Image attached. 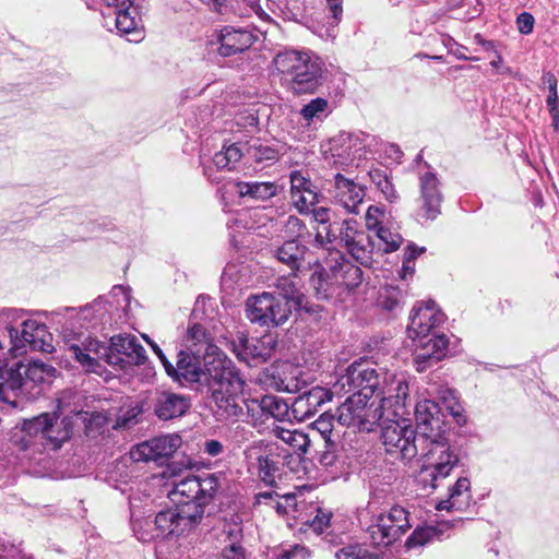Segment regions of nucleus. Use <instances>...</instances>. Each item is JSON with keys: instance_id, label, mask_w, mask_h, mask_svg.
Wrapping results in <instances>:
<instances>
[{"instance_id": "obj_55", "label": "nucleus", "mask_w": 559, "mask_h": 559, "mask_svg": "<svg viewBox=\"0 0 559 559\" xmlns=\"http://www.w3.org/2000/svg\"><path fill=\"white\" fill-rule=\"evenodd\" d=\"M384 211L379 206L370 205L366 213V226L369 230L377 231L381 228Z\"/></svg>"}, {"instance_id": "obj_49", "label": "nucleus", "mask_w": 559, "mask_h": 559, "mask_svg": "<svg viewBox=\"0 0 559 559\" xmlns=\"http://www.w3.org/2000/svg\"><path fill=\"white\" fill-rule=\"evenodd\" d=\"M336 559H380L379 554L369 552L360 546L344 547L335 552Z\"/></svg>"}, {"instance_id": "obj_9", "label": "nucleus", "mask_w": 559, "mask_h": 559, "mask_svg": "<svg viewBox=\"0 0 559 559\" xmlns=\"http://www.w3.org/2000/svg\"><path fill=\"white\" fill-rule=\"evenodd\" d=\"M198 508V506L179 501V504L157 512L153 522L157 536L179 537L189 533L202 520V511Z\"/></svg>"}, {"instance_id": "obj_48", "label": "nucleus", "mask_w": 559, "mask_h": 559, "mask_svg": "<svg viewBox=\"0 0 559 559\" xmlns=\"http://www.w3.org/2000/svg\"><path fill=\"white\" fill-rule=\"evenodd\" d=\"M247 153L258 163L274 162L277 159V151L261 143L249 145Z\"/></svg>"}, {"instance_id": "obj_59", "label": "nucleus", "mask_w": 559, "mask_h": 559, "mask_svg": "<svg viewBox=\"0 0 559 559\" xmlns=\"http://www.w3.org/2000/svg\"><path fill=\"white\" fill-rule=\"evenodd\" d=\"M330 521L331 512L319 509L317 515L312 521V526L316 531H323L325 527L329 526Z\"/></svg>"}, {"instance_id": "obj_8", "label": "nucleus", "mask_w": 559, "mask_h": 559, "mask_svg": "<svg viewBox=\"0 0 559 559\" xmlns=\"http://www.w3.org/2000/svg\"><path fill=\"white\" fill-rule=\"evenodd\" d=\"M376 395L380 397L376 407L383 411L381 435L383 429L392 423L409 424L405 418L408 414L407 407L411 405L409 385L405 374L383 372Z\"/></svg>"}, {"instance_id": "obj_32", "label": "nucleus", "mask_w": 559, "mask_h": 559, "mask_svg": "<svg viewBox=\"0 0 559 559\" xmlns=\"http://www.w3.org/2000/svg\"><path fill=\"white\" fill-rule=\"evenodd\" d=\"M306 252V246L297 239H288L274 251V257L295 274L301 267Z\"/></svg>"}, {"instance_id": "obj_34", "label": "nucleus", "mask_w": 559, "mask_h": 559, "mask_svg": "<svg viewBox=\"0 0 559 559\" xmlns=\"http://www.w3.org/2000/svg\"><path fill=\"white\" fill-rule=\"evenodd\" d=\"M236 192L241 198H251L254 200L265 201L278 193V188L274 182L265 181H239L235 183Z\"/></svg>"}, {"instance_id": "obj_43", "label": "nucleus", "mask_w": 559, "mask_h": 559, "mask_svg": "<svg viewBox=\"0 0 559 559\" xmlns=\"http://www.w3.org/2000/svg\"><path fill=\"white\" fill-rule=\"evenodd\" d=\"M82 318L88 320L92 325L103 322L108 314V307L105 299L98 297L92 304L86 305L81 311Z\"/></svg>"}, {"instance_id": "obj_19", "label": "nucleus", "mask_w": 559, "mask_h": 559, "mask_svg": "<svg viewBox=\"0 0 559 559\" xmlns=\"http://www.w3.org/2000/svg\"><path fill=\"white\" fill-rule=\"evenodd\" d=\"M340 245L361 265H370L372 262L373 242L370 236L358 227L356 221L345 219L341 223Z\"/></svg>"}, {"instance_id": "obj_23", "label": "nucleus", "mask_w": 559, "mask_h": 559, "mask_svg": "<svg viewBox=\"0 0 559 559\" xmlns=\"http://www.w3.org/2000/svg\"><path fill=\"white\" fill-rule=\"evenodd\" d=\"M332 195L334 202L344 207L346 212L358 214L366 193L362 186L342 174H336L334 176Z\"/></svg>"}, {"instance_id": "obj_52", "label": "nucleus", "mask_w": 559, "mask_h": 559, "mask_svg": "<svg viewBox=\"0 0 559 559\" xmlns=\"http://www.w3.org/2000/svg\"><path fill=\"white\" fill-rule=\"evenodd\" d=\"M290 195L302 192L313 183L306 173L301 170H293L289 175Z\"/></svg>"}, {"instance_id": "obj_17", "label": "nucleus", "mask_w": 559, "mask_h": 559, "mask_svg": "<svg viewBox=\"0 0 559 559\" xmlns=\"http://www.w3.org/2000/svg\"><path fill=\"white\" fill-rule=\"evenodd\" d=\"M218 361H227L219 357L214 358L211 362H206V368L203 369L199 356L192 353L180 350L177 355V362L174 368L171 379L181 385L198 384L199 386H207L210 382L211 369L216 367Z\"/></svg>"}, {"instance_id": "obj_37", "label": "nucleus", "mask_w": 559, "mask_h": 559, "mask_svg": "<svg viewBox=\"0 0 559 559\" xmlns=\"http://www.w3.org/2000/svg\"><path fill=\"white\" fill-rule=\"evenodd\" d=\"M251 404L260 407L262 414L277 420L285 419L289 411L288 404L283 399L275 395H264L261 400H252Z\"/></svg>"}, {"instance_id": "obj_25", "label": "nucleus", "mask_w": 559, "mask_h": 559, "mask_svg": "<svg viewBox=\"0 0 559 559\" xmlns=\"http://www.w3.org/2000/svg\"><path fill=\"white\" fill-rule=\"evenodd\" d=\"M333 394H335L333 389L329 390L322 386H313L304 392L292 404L295 418L298 420L310 418L323 404L331 401Z\"/></svg>"}, {"instance_id": "obj_13", "label": "nucleus", "mask_w": 559, "mask_h": 559, "mask_svg": "<svg viewBox=\"0 0 559 559\" xmlns=\"http://www.w3.org/2000/svg\"><path fill=\"white\" fill-rule=\"evenodd\" d=\"M407 512L402 507H393L378 515L367 530V538L374 547H386L399 539L408 528Z\"/></svg>"}, {"instance_id": "obj_47", "label": "nucleus", "mask_w": 559, "mask_h": 559, "mask_svg": "<svg viewBox=\"0 0 559 559\" xmlns=\"http://www.w3.org/2000/svg\"><path fill=\"white\" fill-rule=\"evenodd\" d=\"M440 400L442 406L449 412L451 416L457 420L462 417L463 408L456 396V392L451 389H445L440 392Z\"/></svg>"}, {"instance_id": "obj_63", "label": "nucleus", "mask_w": 559, "mask_h": 559, "mask_svg": "<svg viewBox=\"0 0 559 559\" xmlns=\"http://www.w3.org/2000/svg\"><path fill=\"white\" fill-rule=\"evenodd\" d=\"M203 449L207 455L217 456L223 453L224 445L218 440L211 439L204 442Z\"/></svg>"}, {"instance_id": "obj_7", "label": "nucleus", "mask_w": 559, "mask_h": 559, "mask_svg": "<svg viewBox=\"0 0 559 559\" xmlns=\"http://www.w3.org/2000/svg\"><path fill=\"white\" fill-rule=\"evenodd\" d=\"M326 269L311 276V286L319 299H329L343 292H350L362 282V271L349 262L338 251H330L325 260Z\"/></svg>"}, {"instance_id": "obj_31", "label": "nucleus", "mask_w": 559, "mask_h": 559, "mask_svg": "<svg viewBox=\"0 0 559 559\" xmlns=\"http://www.w3.org/2000/svg\"><path fill=\"white\" fill-rule=\"evenodd\" d=\"M243 153L242 148L238 143H233L228 146H224L222 151L215 153L211 165L204 167V175L213 182H218L219 178L213 176V167L217 169L231 170L236 164L241 159Z\"/></svg>"}, {"instance_id": "obj_33", "label": "nucleus", "mask_w": 559, "mask_h": 559, "mask_svg": "<svg viewBox=\"0 0 559 559\" xmlns=\"http://www.w3.org/2000/svg\"><path fill=\"white\" fill-rule=\"evenodd\" d=\"M471 481L467 477H460L450 488L449 498L441 500L437 504V510H459L462 511L468 507L471 500Z\"/></svg>"}, {"instance_id": "obj_42", "label": "nucleus", "mask_w": 559, "mask_h": 559, "mask_svg": "<svg viewBox=\"0 0 559 559\" xmlns=\"http://www.w3.org/2000/svg\"><path fill=\"white\" fill-rule=\"evenodd\" d=\"M292 203L300 214H309L311 207L319 203V193L314 185L302 192L290 195Z\"/></svg>"}, {"instance_id": "obj_45", "label": "nucleus", "mask_w": 559, "mask_h": 559, "mask_svg": "<svg viewBox=\"0 0 559 559\" xmlns=\"http://www.w3.org/2000/svg\"><path fill=\"white\" fill-rule=\"evenodd\" d=\"M333 420L334 416L329 413H323L320 415V417L314 420L310 429L313 432H318L323 440V442H330L333 441L332 439V432H333Z\"/></svg>"}, {"instance_id": "obj_61", "label": "nucleus", "mask_w": 559, "mask_h": 559, "mask_svg": "<svg viewBox=\"0 0 559 559\" xmlns=\"http://www.w3.org/2000/svg\"><path fill=\"white\" fill-rule=\"evenodd\" d=\"M377 188L389 202L393 203L399 199V194L390 179L385 180Z\"/></svg>"}, {"instance_id": "obj_30", "label": "nucleus", "mask_w": 559, "mask_h": 559, "mask_svg": "<svg viewBox=\"0 0 559 559\" xmlns=\"http://www.w3.org/2000/svg\"><path fill=\"white\" fill-rule=\"evenodd\" d=\"M292 366L288 364L272 365L261 374V382L266 386L278 392H295L298 384L294 377H290L289 370Z\"/></svg>"}, {"instance_id": "obj_57", "label": "nucleus", "mask_w": 559, "mask_h": 559, "mask_svg": "<svg viewBox=\"0 0 559 559\" xmlns=\"http://www.w3.org/2000/svg\"><path fill=\"white\" fill-rule=\"evenodd\" d=\"M278 497V495L271 490V491H262V492H259L255 495L254 497V504H258V506H261V504H265V506H270L274 509H276L277 513H282L283 512V507L282 504L276 500V498Z\"/></svg>"}, {"instance_id": "obj_6", "label": "nucleus", "mask_w": 559, "mask_h": 559, "mask_svg": "<svg viewBox=\"0 0 559 559\" xmlns=\"http://www.w3.org/2000/svg\"><path fill=\"white\" fill-rule=\"evenodd\" d=\"M274 64L288 90L296 95L314 93L322 84L323 62L308 51L278 52Z\"/></svg>"}, {"instance_id": "obj_50", "label": "nucleus", "mask_w": 559, "mask_h": 559, "mask_svg": "<svg viewBox=\"0 0 559 559\" xmlns=\"http://www.w3.org/2000/svg\"><path fill=\"white\" fill-rule=\"evenodd\" d=\"M39 439V435L35 432H31L26 429V420L23 423L22 429L17 432H14L11 441L14 447L19 448L22 451H26L35 444V440Z\"/></svg>"}, {"instance_id": "obj_38", "label": "nucleus", "mask_w": 559, "mask_h": 559, "mask_svg": "<svg viewBox=\"0 0 559 559\" xmlns=\"http://www.w3.org/2000/svg\"><path fill=\"white\" fill-rule=\"evenodd\" d=\"M199 500L198 501H186L188 504L198 506L204 515V508L209 504L219 488V478L214 475H207L204 478H199Z\"/></svg>"}, {"instance_id": "obj_27", "label": "nucleus", "mask_w": 559, "mask_h": 559, "mask_svg": "<svg viewBox=\"0 0 559 559\" xmlns=\"http://www.w3.org/2000/svg\"><path fill=\"white\" fill-rule=\"evenodd\" d=\"M190 406L191 403L188 396L164 391L156 397L154 412L159 419L169 420L183 416Z\"/></svg>"}, {"instance_id": "obj_21", "label": "nucleus", "mask_w": 559, "mask_h": 559, "mask_svg": "<svg viewBox=\"0 0 559 559\" xmlns=\"http://www.w3.org/2000/svg\"><path fill=\"white\" fill-rule=\"evenodd\" d=\"M367 136L362 133L341 132L331 141L334 163L341 166H358L365 155Z\"/></svg>"}, {"instance_id": "obj_16", "label": "nucleus", "mask_w": 559, "mask_h": 559, "mask_svg": "<svg viewBox=\"0 0 559 559\" xmlns=\"http://www.w3.org/2000/svg\"><path fill=\"white\" fill-rule=\"evenodd\" d=\"M426 170H419V206L417 210V218L419 221H433L441 213V203L443 195L441 192V183L436 171L427 164Z\"/></svg>"}, {"instance_id": "obj_12", "label": "nucleus", "mask_w": 559, "mask_h": 559, "mask_svg": "<svg viewBox=\"0 0 559 559\" xmlns=\"http://www.w3.org/2000/svg\"><path fill=\"white\" fill-rule=\"evenodd\" d=\"M383 421V411L377 408L374 403L368 404V400L361 395H350L337 408V421L354 430L371 431L372 427Z\"/></svg>"}, {"instance_id": "obj_58", "label": "nucleus", "mask_w": 559, "mask_h": 559, "mask_svg": "<svg viewBox=\"0 0 559 559\" xmlns=\"http://www.w3.org/2000/svg\"><path fill=\"white\" fill-rule=\"evenodd\" d=\"M534 23V16L527 12H523L516 17L518 29L523 35H528L533 32Z\"/></svg>"}, {"instance_id": "obj_44", "label": "nucleus", "mask_w": 559, "mask_h": 559, "mask_svg": "<svg viewBox=\"0 0 559 559\" xmlns=\"http://www.w3.org/2000/svg\"><path fill=\"white\" fill-rule=\"evenodd\" d=\"M340 227L341 224H329L322 226L316 233L313 246L318 248H325L329 252L332 251L328 245H333L334 242L340 245Z\"/></svg>"}, {"instance_id": "obj_39", "label": "nucleus", "mask_w": 559, "mask_h": 559, "mask_svg": "<svg viewBox=\"0 0 559 559\" xmlns=\"http://www.w3.org/2000/svg\"><path fill=\"white\" fill-rule=\"evenodd\" d=\"M405 294L402 288L394 285H385L379 294V305L388 311H396L404 304Z\"/></svg>"}, {"instance_id": "obj_54", "label": "nucleus", "mask_w": 559, "mask_h": 559, "mask_svg": "<svg viewBox=\"0 0 559 559\" xmlns=\"http://www.w3.org/2000/svg\"><path fill=\"white\" fill-rule=\"evenodd\" d=\"M306 231L305 223L295 215L287 217L284 224V233L290 239H298Z\"/></svg>"}, {"instance_id": "obj_51", "label": "nucleus", "mask_w": 559, "mask_h": 559, "mask_svg": "<svg viewBox=\"0 0 559 559\" xmlns=\"http://www.w3.org/2000/svg\"><path fill=\"white\" fill-rule=\"evenodd\" d=\"M436 535V530L431 526L425 528H418L407 538L406 546L414 548L417 546H424L429 543Z\"/></svg>"}, {"instance_id": "obj_22", "label": "nucleus", "mask_w": 559, "mask_h": 559, "mask_svg": "<svg viewBox=\"0 0 559 559\" xmlns=\"http://www.w3.org/2000/svg\"><path fill=\"white\" fill-rule=\"evenodd\" d=\"M443 322L444 314L437 308L435 301H428L425 306L414 307L407 332L414 340L427 338L432 330Z\"/></svg>"}, {"instance_id": "obj_29", "label": "nucleus", "mask_w": 559, "mask_h": 559, "mask_svg": "<svg viewBox=\"0 0 559 559\" xmlns=\"http://www.w3.org/2000/svg\"><path fill=\"white\" fill-rule=\"evenodd\" d=\"M439 411V405L431 400H424L415 405L416 435L430 437L437 433L435 430L440 428Z\"/></svg>"}, {"instance_id": "obj_26", "label": "nucleus", "mask_w": 559, "mask_h": 559, "mask_svg": "<svg viewBox=\"0 0 559 559\" xmlns=\"http://www.w3.org/2000/svg\"><path fill=\"white\" fill-rule=\"evenodd\" d=\"M254 39V35L246 28L225 26L217 36L219 43L217 51L223 57H230L250 48Z\"/></svg>"}, {"instance_id": "obj_10", "label": "nucleus", "mask_w": 559, "mask_h": 559, "mask_svg": "<svg viewBox=\"0 0 559 559\" xmlns=\"http://www.w3.org/2000/svg\"><path fill=\"white\" fill-rule=\"evenodd\" d=\"M382 373L367 361H355L333 385L335 394L361 395L369 400L381 384Z\"/></svg>"}, {"instance_id": "obj_64", "label": "nucleus", "mask_w": 559, "mask_h": 559, "mask_svg": "<svg viewBox=\"0 0 559 559\" xmlns=\"http://www.w3.org/2000/svg\"><path fill=\"white\" fill-rule=\"evenodd\" d=\"M225 559H245L243 549L240 545L231 544L224 549Z\"/></svg>"}, {"instance_id": "obj_18", "label": "nucleus", "mask_w": 559, "mask_h": 559, "mask_svg": "<svg viewBox=\"0 0 559 559\" xmlns=\"http://www.w3.org/2000/svg\"><path fill=\"white\" fill-rule=\"evenodd\" d=\"M180 445V436H160L133 447L130 451V456L136 463L153 462L156 465H164Z\"/></svg>"}, {"instance_id": "obj_2", "label": "nucleus", "mask_w": 559, "mask_h": 559, "mask_svg": "<svg viewBox=\"0 0 559 559\" xmlns=\"http://www.w3.org/2000/svg\"><path fill=\"white\" fill-rule=\"evenodd\" d=\"M62 341L64 350L87 372L98 373L100 360L121 368L124 364L139 366L146 360L144 347L131 334L115 335L110 338V346H107L90 334L63 328Z\"/></svg>"}, {"instance_id": "obj_15", "label": "nucleus", "mask_w": 559, "mask_h": 559, "mask_svg": "<svg viewBox=\"0 0 559 559\" xmlns=\"http://www.w3.org/2000/svg\"><path fill=\"white\" fill-rule=\"evenodd\" d=\"M107 7L116 8V27L129 41L140 43L144 38L142 12L143 0H102Z\"/></svg>"}, {"instance_id": "obj_24", "label": "nucleus", "mask_w": 559, "mask_h": 559, "mask_svg": "<svg viewBox=\"0 0 559 559\" xmlns=\"http://www.w3.org/2000/svg\"><path fill=\"white\" fill-rule=\"evenodd\" d=\"M417 340L419 347L415 352L414 364L418 372H424L445 357L449 340L444 334H433L428 340Z\"/></svg>"}, {"instance_id": "obj_56", "label": "nucleus", "mask_w": 559, "mask_h": 559, "mask_svg": "<svg viewBox=\"0 0 559 559\" xmlns=\"http://www.w3.org/2000/svg\"><path fill=\"white\" fill-rule=\"evenodd\" d=\"M318 460L324 467L333 466L337 460V444L334 441L324 442V450L320 452Z\"/></svg>"}, {"instance_id": "obj_11", "label": "nucleus", "mask_w": 559, "mask_h": 559, "mask_svg": "<svg viewBox=\"0 0 559 559\" xmlns=\"http://www.w3.org/2000/svg\"><path fill=\"white\" fill-rule=\"evenodd\" d=\"M11 340L10 350L16 356L26 353L27 349L44 353H52V334L44 323L34 319L23 321L22 330L15 328L8 329Z\"/></svg>"}, {"instance_id": "obj_20", "label": "nucleus", "mask_w": 559, "mask_h": 559, "mask_svg": "<svg viewBox=\"0 0 559 559\" xmlns=\"http://www.w3.org/2000/svg\"><path fill=\"white\" fill-rule=\"evenodd\" d=\"M231 345L240 360L248 365H258L271 358L276 347V340L272 334L248 337L243 333H238Z\"/></svg>"}, {"instance_id": "obj_60", "label": "nucleus", "mask_w": 559, "mask_h": 559, "mask_svg": "<svg viewBox=\"0 0 559 559\" xmlns=\"http://www.w3.org/2000/svg\"><path fill=\"white\" fill-rule=\"evenodd\" d=\"M546 104L549 108L551 118L554 120H557V115L559 112V98H558L557 87H554V90H549V94L546 98Z\"/></svg>"}, {"instance_id": "obj_36", "label": "nucleus", "mask_w": 559, "mask_h": 559, "mask_svg": "<svg viewBox=\"0 0 559 559\" xmlns=\"http://www.w3.org/2000/svg\"><path fill=\"white\" fill-rule=\"evenodd\" d=\"M272 432L277 439H281L284 443L289 445L296 452L298 459L308 451L310 445L309 435L300 430H289L281 426H275Z\"/></svg>"}, {"instance_id": "obj_46", "label": "nucleus", "mask_w": 559, "mask_h": 559, "mask_svg": "<svg viewBox=\"0 0 559 559\" xmlns=\"http://www.w3.org/2000/svg\"><path fill=\"white\" fill-rule=\"evenodd\" d=\"M378 239L383 245V251L385 253L397 250L403 241L402 236L399 233L392 231L390 228L382 226L376 231Z\"/></svg>"}, {"instance_id": "obj_3", "label": "nucleus", "mask_w": 559, "mask_h": 559, "mask_svg": "<svg viewBox=\"0 0 559 559\" xmlns=\"http://www.w3.org/2000/svg\"><path fill=\"white\" fill-rule=\"evenodd\" d=\"M277 295L262 293L247 300V318L260 325L277 326L284 324L293 308H304L305 296L296 282V273L276 280Z\"/></svg>"}, {"instance_id": "obj_28", "label": "nucleus", "mask_w": 559, "mask_h": 559, "mask_svg": "<svg viewBox=\"0 0 559 559\" xmlns=\"http://www.w3.org/2000/svg\"><path fill=\"white\" fill-rule=\"evenodd\" d=\"M288 456L286 453H276L273 449L260 454L255 463L259 479L266 486L274 487L281 479L284 459Z\"/></svg>"}, {"instance_id": "obj_41", "label": "nucleus", "mask_w": 559, "mask_h": 559, "mask_svg": "<svg viewBox=\"0 0 559 559\" xmlns=\"http://www.w3.org/2000/svg\"><path fill=\"white\" fill-rule=\"evenodd\" d=\"M328 100L317 97L301 108L300 116L305 120L306 126H311V123L322 121L328 116Z\"/></svg>"}, {"instance_id": "obj_62", "label": "nucleus", "mask_w": 559, "mask_h": 559, "mask_svg": "<svg viewBox=\"0 0 559 559\" xmlns=\"http://www.w3.org/2000/svg\"><path fill=\"white\" fill-rule=\"evenodd\" d=\"M326 2L333 19L332 25H337L343 14V0H326Z\"/></svg>"}, {"instance_id": "obj_14", "label": "nucleus", "mask_w": 559, "mask_h": 559, "mask_svg": "<svg viewBox=\"0 0 559 559\" xmlns=\"http://www.w3.org/2000/svg\"><path fill=\"white\" fill-rule=\"evenodd\" d=\"M26 429L39 435V440L46 447L58 450L67 442L73 431L72 417H58L56 414L45 413L26 420Z\"/></svg>"}, {"instance_id": "obj_53", "label": "nucleus", "mask_w": 559, "mask_h": 559, "mask_svg": "<svg viewBox=\"0 0 559 559\" xmlns=\"http://www.w3.org/2000/svg\"><path fill=\"white\" fill-rule=\"evenodd\" d=\"M186 342L188 347L207 343L206 330L200 323H193L188 326Z\"/></svg>"}, {"instance_id": "obj_5", "label": "nucleus", "mask_w": 559, "mask_h": 559, "mask_svg": "<svg viewBox=\"0 0 559 559\" xmlns=\"http://www.w3.org/2000/svg\"><path fill=\"white\" fill-rule=\"evenodd\" d=\"M56 369L40 360L19 362L5 371L0 382V401L13 408L21 405V399H34L41 393L40 384L51 381Z\"/></svg>"}, {"instance_id": "obj_4", "label": "nucleus", "mask_w": 559, "mask_h": 559, "mask_svg": "<svg viewBox=\"0 0 559 559\" xmlns=\"http://www.w3.org/2000/svg\"><path fill=\"white\" fill-rule=\"evenodd\" d=\"M207 392L214 403V413L219 420H238L243 414L242 404H250L242 397L243 381L236 372L231 361H218L211 369Z\"/></svg>"}, {"instance_id": "obj_40", "label": "nucleus", "mask_w": 559, "mask_h": 559, "mask_svg": "<svg viewBox=\"0 0 559 559\" xmlns=\"http://www.w3.org/2000/svg\"><path fill=\"white\" fill-rule=\"evenodd\" d=\"M135 498L130 499V512L132 519V528L135 537L143 543L152 542L156 538H160L157 536V532L155 531V526L151 528V522L148 521H140L135 519L136 515Z\"/></svg>"}, {"instance_id": "obj_1", "label": "nucleus", "mask_w": 559, "mask_h": 559, "mask_svg": "<svg viewBox=\"0 0 559 559\" xmlns=\"http://www.w3.org/2000/svg\"><path fill=\"white\" fill-rule=\"evenodd\" d=\"M382 443L385 451L395 459L411 461L417 455L424 457L425 464L418 479L431 489H436L439 486L438 480L448 477L460 462L457 447L444 435H416L411 424H390L383 429Z\"/></svg>"}, {"instance_id": "obj_35", "label": "nucleus", "mask_w": 559, "mask_h": 559, "mask_svg": "<svg viewBox=\"0 0 559 559\" xmlns=\"http://www.w3.org/2000/svg\"><path fill=\"white\" fill-rule=\"evenodd\" d=\"M199 490V477L189 474L179 481H174L169 498L176 504H179V501H198Z\"/></svg>"}]
</instances>
